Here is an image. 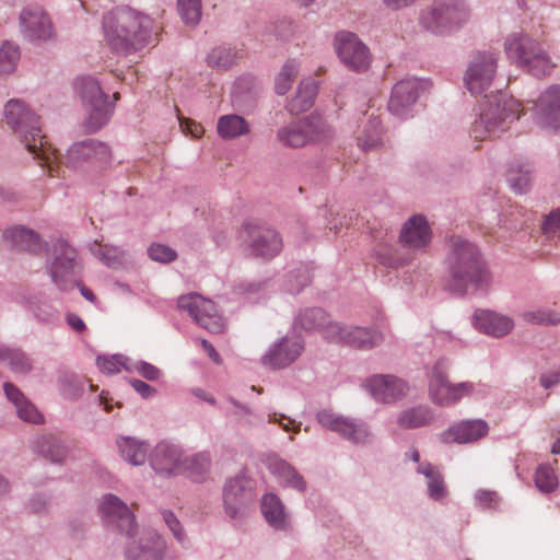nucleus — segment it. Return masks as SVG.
Listing matches in <instances>:
<instances>
[{
	"label": "nucleus",
	"instance_id": "4468645a",
	"mask_svg": "<svg viewBox=\"0 0 560 560\" xmlns=\"http://www.w3.org/2000/svg\"><path fill=\"white\" fill-rule=\"evenodd\" d=\"M21 31L31 42L47 40L52 37V24L47 13L39 7L26 8L20 15Z\"/></svg>",
	"mask_w": 560,
	"mask_h": 560
},
{
	"label": "nucleus",
	"instance_id": "052dcab7",
	"mask_svg": "<svg viewBox=\"0 0 560 560\" xmlns=\"http://www.w3.org/2000/svg\"><path fill=\"white\" fill-rule=\"evenodd\" d=\"M137 370L141 376L151 382L158 381L161 374L158 368L144 362L138 364Z\"/></svg>",
	"mask_w": 560,
	"mask_h": 560
},
{
	"label": "nucleus",
	"instance_id": "09e8293b",
	"mask_svg": "<svg viewBox=\"0 0 560 560\" xmlns=\"http://www.w3.org/2000/svg\"><path fill=\"white\" fill-rule=\"evenodd\" d=\"M298 74V66L293 61L287 62L276 79V92L279 95L285 94Z\"/></svg>",
	"mask_w": 560,
	"mask_h": 560
},
{
	"label": "nucleus",
	"instance_id": "c756f323",
	"mask_svg": "<svg viewBox=\"0 0 560 560\" xmlns=\"http://www.w3.org/2000/svg\"><path fill=\"white\" fill-rule=\"evenodd\" d=\"M434 420V413L429 407H413L404 410L397 418L401 429L413 430L430 425Z\"/></svg>",
	"mask_w": 560,
	"mask_h": 560
},
{
	"label": "nucleus",
	"instance_id": "1a4fd4ad",
	"mask_svg": "<svg viewBox=\"0 0 560 560\" xmlns=\"http://www.w3.org/2000/svg\"><path fill=\"white\" fill-rule=\"evenodd\" d=\"M497 69V57L489 51L476 52L468 65L464 82L474 95L485 93L492 84Z\"/></svg>",
	"mask_w": 560,
	"mask_h": 560
},
{
	"label": "nucleus",
	"instance_id": "c03bdc74",
	"mask_svg": "<svg viewBox=\"0 0 560 560\" xmlns=\"http://www.w3.org/2000/svg\"><path fill=\"white\" fill-rule=\"evenodd\" d=\"M127 362L128 359L121 354H103L96 359L98 369L106 374H116L122 369H128Z\"/></svg>",
	"mask_w": 560,
	"mask_h": 560
},
{
	"label": "nucleus",
	"instance_id": "5fc2aeb1",
	"mask_svg": "<svg viewBox=\"0 0 560 560\" xmlns=\"http://www.w3.org/2000/svg\"><path fill=\"white\" fill-rule=\"evenodd\" d=\"M163 518L177 541L184 542L185 535L176 516L171 511H164Z\"/></svg>",
	"mask_w": 560,
	"mask_h": 560
},
{
	"label": "nucleus",
	"instance_id": "20e7f679",
	"mask_svg": "<svg viewBox=\"0 0 560 560\" xmlns=\"http://www.w3.org/2000/svg\"><path fill=\"white\" fill-rule=\"evenodd\" d=\"M453 252L450 256L452 279L450 287L457 293H464L469 287H478L488 280V273L476 246L459 237L452 240Z\"/></svg>",
	"mask_w": 560,
	"mask_h": 560
},
{
	"label": "nucleus",
	"instance_id": "cd10ccee",
	"mask_svg": "<svg viewBox=\"0 0 560 560\" xmlns=\"http://www.w3.org/2000/svg\"><path fill=\"white\" fill-rule=\"evenodd\" d=\"M71 160L86 159L94 160L100 163H106L110 160L109 148L101 142L90 140L86 142L75 143L69 151Z\"/></svg>",
	"mask_w": 560,
	"mask_h": 560
},
{
	"label": "nucleus",
	"instance_id": "6e6552de",
	"mask_svg": "<svg viewBox=\"0 0 560 560\" xmlns=\"http://www.w3.org/2000/svg\"><path fill=\"white\" fill-rule=\"evenodd\" d=\"M77 88L82 100L89 103L91 112L86 121V129L91 132L104 126L110 115V105L100 84L92 78H81L77 81Z\"/></svg>",
	"mask_w": 560,
	"mask_h": 560
},
{
	"label": "nucleus",
	"instance_id": "a18cd8bd",
	"mask_svg": "<svg viewBox=\"0 0 560 560\" xmlns=\"http://www.w3.org/2000/svg\"><path fill=\"white\" fill-rule=\"evenodd\" d=\"M370 395L382 404H394L401 400L406 393L404 387H368Z\"/></svg>",
	"mask_w": 560,
	"mask_h": 560
},
{
	"label": "nucleus",
	"instance_id": "412c9836",
	"mask_svg": "<svg viewBox=\"0 0 560 560\" xmlns=\"http://www.w3.org/2000/svg\"><path fill=\"white\" fill-rule=\"evenodd\" d=\"M421 82L418 79H406L395 84L388 102V109L397 115H404L415 104Z\"/></svg>",
	"mask_w": 560,
	"mask_h": 560
},
{
	"label": "nucleus",
	"instance_id": "c85d7f7f",
	"mask_svg": "<svg viewBox=\"0 0 560 560\" xmlns=\"http://www.w3.org/2000/svg\"><path fill=\"white\" fill-rule=\"evenodd\" d=\"M4 392L8 399L15 406L20 419L32 423L43 421V416L38 412L36 407L27 400L19 387H4Z\"/></svg>",
	"mask_w": 560,
	"mask_h": 560
},
{
	"label": "nucleus",
	"instance_id": "6e6d98bb",
	"mask_svg": "<svg viewBox=\"0 0 560 560\" xmlns=\"http://www.w3.org/2000/svg\"><path fill=\"white\" fill-rule=\"evenodd\" d=\"M542 231L545 234H557L560 237V208L546 218Z\"/></svg>",
	"mask_w": 560,
	"mask_h": 560
},
{
	"label": "nucleus",
	"instance_id": "338daca9",
	"mask_svg": "<svg viewBox=\"0 0 560 560\" xmlns=\"http://www.w3.org/2000/svg\"><path fill=\"white\" fill-rule=\"evenodd\" d=\"M542 385H557L560 383V366L542 376Z\"/></svg>",
	"mask_w": 560,
	"mask_h": 560
},
{
	"label": "nucleus",
	"instance_id": "0eeeda50",
	"mask_svg": "<svg viewBox=\"0 0 560 560\" xmlns=\"http://www.w3.org/2000/svg\"><path fill=\"white\" fill-rule=\"evenodd\" d=\"M329 127L319 117H311L290 124L278 131V139L288 147L300 148L330 137Z\"/></svg>",
	"mask_w": 560,
	"mask_h": 560
},
{
	"label": "nucleus",
	"instance_id": "de8ad7c7",
	"mask_svg": "<svg viewBox=\"0 0 560 560\" xmlns=\"http://www.w3.org/2000/svg\"><path fill=\"white\" fill-rule=\"evenodd\" d=\"M19 58V47L12 43H4L0 48V73L12 72Z\"/></svg>",
	"mask_w": 560,
	"mask_h": 560
},
{
	"label": "nucleus",
	"instance_id": "2eb2a0df",
	"mask_svg": "<svg viewBox=\"0 0 560 560\" xmlns=\"http://www.w3.org/2000/svg\"><path fill=\"white\" fill-rule=\"evenodd\" d=\"M536 120L542 128H560V85L544 91L535 104Z\"/></svg>",
	"mask_w": 560,
	"mask_h": 560
},
{
	"label": "nucleus",
	"instance_id": "bb28decb",
	"mask_svg": "<svg viewBox=\"0 0 560 560\" xmlns=\"http://www.w3.org/2000/svg\"><path fill=\"white\" fill-rule=\"evenodd\" d=\"M3 238L9 246L21 250L37 253L42 247L38 235L21 226L5 230Z\"/></svg>",
	"mask_w": 560,
	"mask_h": 560
},
{
	"label": "nucleus",
	"instance_id": "5701e85b",
	"mask_svg": "<svg viewBox=\"0 0 560 560\" xmlns=\"http://www.w3.org/2000/svg\"><path fill=\"white\" fill-rule=\"evenodd\" d=\"M474 320L479 331L493 337L508 335L514 326L510 317L488 310H477Z\"/></svg>",
	"mask_w": 560,
	"mask_h": 560
},
{
	"label": "nucleus",
	"instance_id": "473e14b6",
	"mask_svg": "<svg viewBox=\"0 0 560 560\" xmlns=\"http://www.w3.org/2000/svg\"><path fill=\"white\" fill-rule=\"evenodd\" d=\"M218 133L222 139H234L249 132L248 122L238 115H224L218 120Z\"/></svg>",
	"mask_w": 560,
	"mask_h": 560
},
{
	"label": "nucleus",
	"instance_id": "f257e3e1",
	"mask_svg": "<svg viewBox=\"0 0 560 560\" xmlns=\"http://www.w3.org/2000/svg\"><path fill=\"white\" fill-rule=\"evenodd\" d=\"M4 115L7 124L19 136L38 164L47 168L49 176H58L59 155L42 135L39 118L22 102L15 100L7 103Z\"/></svg>",
	"mask_w": 560,
	"mask_h": 560
},
{
	"label": "nucleus",
	"instance_id": "9b49d317",
	"mask_svg": "<svg viewBox=\"0 0 560 560\" xmlns=\"http://www.w3.org/2000/svg\"><path fill=\"white\" fill-rule=\"evenodd\" d=\"M304 351V341L298 335H287L276 342L261 358L262 365L271 369H284L295 362Z\"/></svg>",
	"mask_w": 560,
	"mask_h": 560
},
{
	"label": "nucleus",
	"instance_id": "ea45409f",
	"mask_svg": "<svg viewBox=\"0 0 560 560\" xmlns=\"http://www.w3.org/2000/svg\"><path fill=\"white\" fill-rule=\"evenodd\" d=\"M0 361L18 373H27L32 369L31 360L19 349L0 348Z\"/></svg>",
	"mask_w": 560,
	"mask_h": 560
},
{
	"label": "nucleus",
	"instance_id": "f704fd0d",
	"mask_svg": "<svg viewBox=\"0 0 560 560\" xmlns=\"http://www.w3.org/2000/svg\"><path fill=\"white\" fill-rule=\"evenodd\" d=\"M317 93V85L314 81H302L298 94L290 102V110L301 113L307 110L314 102Z\"/></svg>",
	"mask_w": 560,
	"mask_h": 560
},
{
	"label": "nucleus",
	"instance_id": "680f3d73",
	"mask_svg": "<svg viewBox=\"0 0 560 560\" xmlns=\"http://www.w3.org/2000/svg\"><path fill=\"white\" fill-rule=\"evenodd\" d=\"M270 422H278L284 431H293L298 433L300 431L301 423H296L294 420L281 415L279 418L273 415L269 419Z\"/></svg>",
	"mask_w": 560,
	"mask_h": 560
},
{
	"label": "nucleus",
	"instance_id": "c9c22d12",
	"mask_svg": "<svg viewBox=\"0 0 560 560\" xmlns=\"http://www.w3.org/2000/svg\"><path fill=\"white\" fill-rule=\"evenodd\" d=\"M122 457L132 465H141L145 462L148 448L131 438H121L117 441Z\"/></svg>",
	"mask_w": 560,
	"mask_h": 560
},
{
	"label": "nucleus",
	"instance_id": "ddd939ff",
	"mask_svg": "<svg viewBox=\"0 0 560 560\" xmlns=\"http://www.w3.org/2000/svg\"><path fill=\"white\" fill-rule=\"evenodd\" d=\"M336 50L341 61L350 69L364 70L369 67L368 48L352 33H340L336 37Z\"/></svg>",
	"mask_w": 560,
	"mask_h": 560
},
{
	"label": "nucleus",
	"instance_id": "603ef678",
	"mask_svg": "<svg viewBox=\"0 0 560 560\" xmlns=\"http://www.w3.org/2000/svg\"><path fill=\"white\" fill-rule=\"evenodd\" d=\"M148 254L151 259L160 262H170L176 258V252L163 244H152Z\"/></svg>",
	"mask_w": 560,
	"mask_h": 560
},
{
	"label": "nucleus",
	"instance_id": "2f4dec72",
	"mask_svg": "<svg viewBox=\"0 0 560 560\" xmlns=\"http://www.w3.org/2000/svg\"><path fill=\"white\" fill-rule=\"evenodd\" d=\"M261 511L267 522L272 527L278 529L287 528L288 517L284 513V508L277 495L272 493L264 495L261 500Z\"/></svg>",
	"mask_w": 560,
	"mask_h": 560
},
{
	"label": "nucleus",
	"instance_id": "aec40b11",
	"mask_svg": "<svg viewBox=\"0 0 560 560\" xmlns=\"http://www.w3.org/2000/svg\"><path fill=\"white\" fill-rule=\"evenodd\" d=\"M319 423L342 436L352 440L355 443H362L366 440L369 432L363 424H357L346 418L335 416L331 411L323 410L318 412Z\"/></svg>",
	"mask_w": 560,
	"mask_h": 560
},
{
	"label": "nucleus",
	"instance_id": "4c0bfd02",
	"mask_svg": "<svg viewBox=\"0 0 560 560\" xmlns=\"http://www.w3.org/2000/svg\"><path fill=\"white\" fill-rule=\"evenodd\" d=\"M296 323L304 329L320 328L324 330L325 337L327 327L334 324L329 320L328 315L320 308L305 310L298 316Z\"/></svg>",
	"mask_w": 560,
	"mask_h": 560
},
{
	"label": "nucleus",
	"instance_id": "423d86ee",
	"mask_svg": "<svg viewBox=\"0 0 560 560\" xmlns=\"http://www.w3.org/2000/svg\"><path fill=\"white\" fill-rule=\"evenodd\" d=\"M470 16L463 0H439L421 15L425 28L436 34H444L459 28Z\"/></svg>",
	"mask_w": 560,
	"mask_h": 560
},
{
	"label": "nucleus",
	"instance_id": "e433bc0d",
	"mask_svg": "<svg viewBox=\"0 0 560 560\" xmlns=\"http://www.w3.org/2000/svg\"><path fill=\"white\" fill-rule=\"evenodd\" d=\"M185 470L189 478L195 481H203L209 471L210 457L206 453H199L191 456H185Z\"/></svg>",
	"mask_w": 560,
	"mask_h": 560
},
{
	"label": "nucleus",
	"instance_id": "a19ab883",
	"mask_svg": "<svg viewBox=\"0 0 560 560\" xmlns=\"http://www.w3.org/2000/svg\"><path fill=\"white\" fill-rule=\"evenodd\" d=\"M534 481L536 488L542 493L552 492L559 485L558 477L549 464H541L537 467Z\"/></svg>",
	"mask_w": 560,
	"mask_h": 560
},
{
	"label": "nucleus",
	"instance_id": "0e129e2a",
	"mask_svg": "<svg viewBox=\"0 0 560 560\" xmlns=\"http://www.w3.org/2000/svg\"><path fill=\"white\" fill-rule=\"evenodd\" d=\"M100 404L104 406L106 411H110L113 406H120L119 401H115L114 397L110 395L109 390L103 389L98 395Z\"/></svg>",
	"mask_w": 560,
	"mask_h": 560
},
{
	"label": "nucleus",
	"instance_id": "774afa93",
	"mask_svg": "<svg viewBox=\"0 0 560 560\" xmlns=\"http://www.w3.org/2000/svg\"><path fill=\"white\" fill-rule=\"evenodd\" d=\"M67 322L78 332H81L85 329L84 322L75 314H68Z\"/></svg>",
	"mask_w": 560,
	"mask_h": 560
},
{
	"label": "nucleus",
	"instance_id": "e2e57ef3",
	"mask_svg": "<svg viewBox=\"0 0 560 560\" xmlns=\"http://www.w3.org/2000/svg\"><path fill=\"white\" fill-rule=\"evenodd\" d=\"M399 380L394 375L375 374L368 380L366 385H397Z\"/></svg>",
	"mask_w": 560,
	"mask_h": 560
},
{
	"label": "nucleus",
	"instance_id": "72a5a7b5",
	"mask_svg": "<svg viewBox=\"0 0 560 560\" xmlns=\"http://www.w3.org/2000/svg\"><path fill=\"white\" fill-rule=\"evenodd\" d=\"M418 471L428 478L429 497L435 501L446 497L447 490L443 476L431 464H421Z\"/></svg>",
	"mask_w": 560,
	"mask_h": 560
},
{
	"label": "nucleus",
	"instance_id": "9d476101",
	"mask_svg": "<svg viewBox=\"0 0 560 560\" xmlns=\"http://www.w3.org/2000/svg\"><path fill=\"white\" fill-rule=\"evenodd\" d=\"M178 307L187 311L199 326L210 332L220 334L225 328V323L218 314L213 302L201 295L189 294L180 296Z\"/></svg>",
	"mask_w": 560,
	"mask_h": 560
},
{
	"label": "nucleus",
	"instance_id": "864d4df0",
	"mask_svg": "<svg viewBox=\"0 0 560 560\" xmlns=\"http://www.w3.org/2000/svg\"><path fill=\"white\" fill-rule=\"evenodd\" d=\"M208 62L212 67L228 68L233 63V57L230 50L215 48L209 54Z\"/></svg>",
	"mask_w": 560,
	"mask_h": 560
},
{
	"label": "nucleus",
	"instance_id": "37998d69",
	"mask_svg": "<svg viewBox=\"0 0 560 560\" xmlns=\"http://www.w3.org/2000/svg\"><path fill=\"white\" fill-rule=\"evenodd\" d=\"M38 452L54 463L61 462L66 456V448L52 436H43L38 442Z\"/></svg>",
	"mask_w": 560,
	"mask_h": 560
},
{
	"label": "nucleus",
	"instance_id": "a878e982",
	"mask_svg": "<svg viewBox=\"0 0 560 560\" xmlns=\"http://www.w3.org/2000/svg\"><path fill=\"white\" fill-rule=\"evenodd\" d=\"M267 467L284 487H291L300 491L304 490L305 483L302 476H300L285 460L278 456H270L267 459Z\"/></svg>",
	"mask_w": 560,
	"mask_h": 560
},
{
	"label": "nucleus",
	"instance_id": "b1692460",
	"mask_svg": "<svg viewBox=\"0 0 560 560\" xmlns=\"http://www.w3.org/2000/svg\"><path fill=\"white\" fill-rule=\"evenodd\" d=\"M400 240L409 248L425 247L431 241V232L427 220L421 215L410 218L401 230Z\"/></svg>",
	"mask_w": 560,
	"mask_h": 560
},
{
	"label": "nucleus",
	"instance_id": "7c9ffc66",
	"mask_svg": "<svg viewBox=\"0 0 560 560\" xmlns=\"http://www.w3.org/2000/svg\"><path fill=\"white\" fill-rule=\"evenodd\" d=\"M248 481L244 476H237L230 479L224 487V504L226 513L234 517L238 512L237 504L241 503L243 498L246 495V486Z\"/></svg>",
	"mask_w": 560,
	"mask_h": 560
},
{
	"label": "nucleus",
	"instance_id": "69168bd1",
	"mask_svg": "<svg viewBox=\"0 0 560 560\" xmlns=\"http://www.w3.org/2000/svg\"><path fill=\"white\" fill-rule=\"evenodd\" d=\"M202 349L206 351L208 357L215 363L221 364L222 358L219 352L214 349V347L206 339L200 341Z\"/></svg>",
	"mask_w": 560,
	"mask_h": 560
},
{
	"label": "nucleus",
	"instance_id": "6ab92c4d",
	"mask_svg": "<svg viewBox=\"0 0 560 560\" xmlns=\"http://www.w3.org/2000/svg\"><path fill=\"white\" fill-rule=\"evenodd\" d=\"M488 433V425L482 420L460 421L441 434L444 443H471Z\"/></svg>",
	"mask_w": 560,
	"mask_h": 560
},
{
	"label": "nucleus",
	"instance_id": "58836bf2",
	"mask_svg": "<svg viewBox=\"0 0 560 560\" xmlns=\"http://www.w3.org/2000/svg\"><path fill=\"white\" fill-rule=\"evenodd\" d=\"M465 387H430L431 400L441 407H448L456 404L465 395Z\"/></svg>",
	"mask_w": 560,
	"mask_h": 560
},
{
	"label": "nucleus",
	"instance_id": "49530a36",
	"mask_svg": "<svg viewBox=\"0 0 560 560\" xmlns=\"http://www.w3.org/2000/svg\"><path fill=\"white\" fill-rule=\"evenodd\" d=\"M178 12L186 24L195 25L201 18L200 0H178Z\"/></svg>",
	"mask_w": 560,
	"mask_h": 560
},
{
	"label": "nucleus",
	"instance_id": "39448f33",
	"mask_svg": "<svg viewBox=\"0 0 560 560\" xmlns=\"http://www.w3.org/2000/svg\"><path fill=\"white\" fill-rule=\"evenodd\" d=\"M504 48L510 58L527 67L534 75H545L555 67L538 43L523 32L511 34L504 43Z\"/></svg>",
	"mask_w": 560,
	"mask_h": 560
},
{
	"label": "nucleus",
	"instance_id": "393cba45",
	"mask_svg": "<svg viewBox=\"0 0 560 560\" xmlns=\"http://www.w3.org/2000/svg\"><path fill=\"white\" fill-rule=\"evenodd\" d=\"M165 551L164 540L155 535L141 537L128 547L127 560H162Z\"/></svg>",
	"mask_w": 560,
	"mask_h": 560
},
{
	"label": "nucleus",
	"instance_id": "4be33fe9",
	"mask_svg": "<svg viewBox=\"0 0 560 560\" xmlns=\"http://www.w3.org/2000/svg\"><path fill=\"white\" fill-rule=\"evenodd\" d=\"M100 510L103 516L110 523H117V526L131 535L135 528V518L128 506L117 497L107 494L103 498Z\"/></svg>",
	"mask_w": 560,
	"mask_h": 560
},
{
	"label": "nucleus",
	"instance_id": "f03ea898",
	"mask_svg": "<svg viewBox=\"0 0 560 560\" xmlns=\"http://www.w3.org/2000/svg\"><path fill=\"white\" fill-rule=\"evenodd\" d=\"M103 27L109 47L118 52L129 54L150 42L153 21L130 8H118L104 18Z\"/></svg>",
	"mask_w": 560,
	"mask_h": 560
},
{
	"label": "nucleus",
	"instance_id": "4d7b16f0",
	"mask_svg": "<svg viewBox=\"0 0 560 560\" xmlns=\"http://www.w3.org/2000/svg\"><path fill=\"white\" fill-rule=\"evenodd\" d=\"M97 256L107 266H115L119 260V252L117 248L98 246Z\"/></svg>",
	"mask_w": 560,
	"mask_h": 560
},
{
	"label": "nucleus",
	"instance_id": "a211bd4d",
	"mask_svg": "<svg viewBox=\"0 0 560 560\" xmlns=\"http://www.w3.org/2000/svg\"><path fill=\"white\" fill-rule=\"evenodd\" d=\"M184 464L185 457H183L182 450L166 443H161L155 447L151 459L153 469L165 475L182 474L185 470Z\"/></svg>",
	"mask_w": 560,
	"mask_h": 560
},
{
	"label": "nucleus",
	"instance_id": "dca6fc26",
	"mask_svg": "<svg viewBox=\"0 0 560 560\" xmlns=\"http://www.w3.org/2000/svg\"><path fill=\"white\" fill-rule=\"evenodd\" d=\"M56 253H58V255L49 268L51 280L59 290H71L73 288L71 278L74 267L75 252L66 244H59L56 248Z\"/></svg>",
	"mask_w": 560,
	"mask_h": 560
},
{
	"label": "nucleus",
	"instance_id": "13d9d810",
	"mask_svg": "<svg viewBox=\"0 0 560 560\" xmlns=\"http://www.w3.org/2000/svg\"><path fill=\"white\" fill-rule=\"evenodd\" d=\"M476 500L481 508H493L498 503V495L495 492L480 490L476 494Z\"/></svg>",
	"mask_w": 560,
	"mask_h": 560
},
{
	"label": "nucleus",
	"instance_id": "8fccbe9b",
	"mask_svg": "<svg viewBox=\"0 0 560 560\" xmlns=\"http://www.w3.org/2000/svg\"><path fill=\"white\" fill-rule=\"evenodd\" d=\"M524 320L532 324H558L560 314L550 310L528 311L522 314Z\"/></svg>",
	"mask_w": 560,
	"mask_h": 560
},
{
	"label": "nucleus",
	"instance_id": "bf43d9fd",
	"mask_svg": "<svg viewBox=\"0 0 560 560\" xmlns=\"http://www.w3.org/2000/svg\"><path fill=\"white\" fill-rule=\"evenodd\" d=\"M180 127L185 132L190 135L192 138H200L205 132V129L201 126V124L188 118L180 121Z\"/></svg>",
	"mask_w": 560,
	"mask_h": 560
},
{
	"label": "nucleus",
	"instance_id": "3c124183",
	"mask_svg": "<svg viewBox=\"0 0 560 560\" xmlns=\"http://www.w3.org/2000/svg\"><path fill=\"white\" fill-rule=\"evenodd\" d=\"M381 140V127L378 120H373L370 124L369 130H365L358 138V143L363 150H369L376 147Z\"/></svg>",
	"mask_w": 560,
	"mask_h": 560
},
{
	"label": "nucleus",
	"instance_id": "7ed1b4c3",
	"mask_svg": "<svg viewBox=\"0 0 560 560\" xmlns=\"http://www.w3.org/2000/svg\"><path fill=\"white\" fill-rule=\"evenodd\" d=\"M479 117L472 122L470 133L479 141L499 137L520 117L521 103L501 92L485 95Z\"/></svg>",
	"mask_w": 560,
	"mask_h": 560
},
{
	"label": "nucleus",
	"instance_id": "f8f14e48",
	"mask_svg": "<svg viewBox=\"0 0 560 560\" xmlns=\"http://www.w3.org/2000/svg\"><path fill=\"white\" fill-rule=\"evenodd\" d=\"M248 248L257 257L271 258L282 248V240L271 228L248 223L245 225Z\"/></svg>",
	"mask_w": 560,
	"mask_h": 560
},
{
	"label": "nucleus",
	"instance_id": "79ce46f5",
	"mask_svg": "<svg viewBox=\"0 0 560 560\" xmlns=\"http://www.w3.org/2000/svg\"><path fill=\"white\" fill-rule=\"evenodd\" d=\"M508 180L515 191H526L532 180L528 166L523 164L512 166L508 172Z\"/></svg>",
	"mask_w": 560,
	"mask_h": 560
},
{
	"label": "nucleus",
	"instance_id": "f3484780",
	"mask_svg": "<svg viewBox=\"0 0 560 560\" xmlns=\"http://www.w3.org/2000/svg\"><path fill=\"white\" fill-rule=\"evenodd\" d=\"M326 339L355 348H370L376 343L374 332L361 327H345L340 324H330L327 327Z\"/></svg>",
	"mask_w": 560,
	"mask_h": 560
}]
</instances>
